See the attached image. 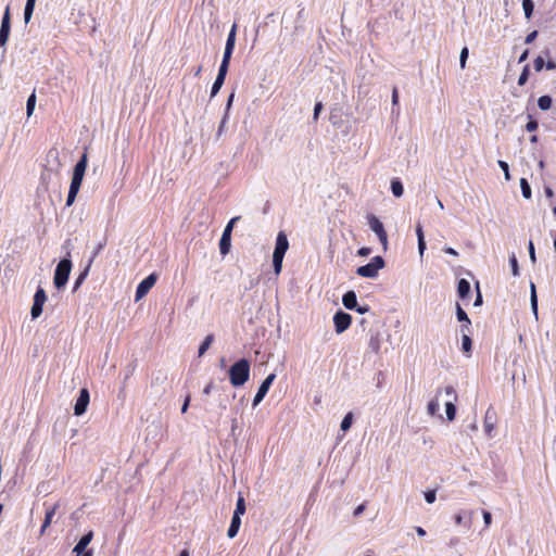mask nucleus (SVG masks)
Wrapping results in <instances>:
<instances>
[{
    "mask_svg": "<svg viewBox=\"0 0 556 556\" xmlns=\"http://www.w3.org/2000/svg\"><path fill=\"white\" fill-rule=\"evenodd\" d=\"M250 363L242 358L229 368V380L233 387L243 386L250 378Z\"/></svg>",
    "mask_w": 556,
    "mask_h": 556,
    "instance_id": "1",
    "label": "nucleus"
},
{
    "mask_svg": "<svg viewBox=\"0 0 556 556\" xmlns=\"http://www.w3.org/2000/svg\"><path fill=\"white\" fill-rule=\"evenodd\" d=\"M289 248L287 235L279 231L276 238V245L273 254V266L275 275H279L282 267L283 256Z\"/></svg>",
    "mask_w": 556,
    "mask_h": 556,
    "instance_id": "2",
    "label": "nucleus"
},
{
    "mask_svg": "<svg viewBox=\"0 0 556 556\" xmlns=\"http://www.w3.org/2000/svg\"><path fill=\"white\" fill-rule=\"evenodd\" d=\"M236 29H237V25L233 24L228 34V37H227L223 61H222V64L219 66L218 74H217L218 77L224 78V79L227 75L229 62H230L231 54H232L235 43H236Z\"/></svg>",
    "mask_w": 556,
    "mask_h": 556,
    "instance_id": "3",
    "label": "nucleus"
},
{
    "mask_svg": "<svg viewBox=\"0 0 556 556\" xmlns=\"http://www.w3.org/2000/svg\"><path fill=\"white\" fill-rule=\"evenodd\" d=\"M384 266V261L381 256H375L368 264L359 266L356 274L362 277H375L378 270Z\"/></svg>",
    "mask_w": 556,
    "mask_h": 556,
    "instance_id": "4",
    "label": "nucleus"
},
{
    "mask_svg": "<svg viewBox=\"0 0 556 556\" xmlns=\"http://www.w3.org/2000/svg\"><path fill=\"white\" fill-rule=\"evenodd\" d=\"M444 400L447 420L452 421L456 416V407L454 405V401L456 400V392L452 386L444 388Z\"/></svg>",
    "mask_w": 556,
    "mask_h": 556,
    "instance_id": "5",
    "label": "nucleus"
},
{
    "mask_svg": "<svg viewBox=\"0 0 556 556\" xmlns=\"http://www.w3.org/2000/svg\"><path fill=\"white\" fill-rule=\"evenodd\" d=\"M368 225L370 229L377 235L380 243L383 249L387 250L388 247V235L384 230L383 224L379 220V218L375 215L368 216Z\"/></svg>",
    "mask_w": 556,
    "mask_h": 556,
    "instance_id": "6",
    "label": "nucleus"
},
{
    "mask_svg": "<svg viewBox=\"0 0 556 556\" xmlns=\"http://www.w3.org/2000/svg\"><path fill=\"white\" fill-rule=\"evenodd\" d=\"M11 30L10 7L5 8L0 27V47L5 48Z\"/></svg>",
    "mask_w": 556,
    "mask_h": 556,
    "instance_id": "7",
    "label": "nucleus"
},
{
    "mask_svg": "<svg viewBox=\"0 0 556 556\" xmlns=\"http://www.w3.org/2000/svg\"><path fill=\"white\" fill-rule=\"evenodd\" d=\"M46 300H47V296H46L45 290L42 288H39L35 293L34 303H33L31 311H30L31 317L34 319L38 318L41 315L42 306H43Z\"/></svg>",
    "mask_w": 556,
    "mask_h": 556,
    "instance_id": "8",
    "label": "nucleus"
},
{
    "mask_svg": "<svg viewBox=\"0 0 556 556\" xmlns=\"http://www.w3.org/2000/svg\"><path fill=\"white\" fill-rule=\"evenodd\" d=\"M275 378H276V375L275 374H270L262 382V384L260 386V388H258V390H257V392H256V394L254 396L253 406H257L263 401V399L267 394L271 383L274 382Z\"/></svg>",
    "mask_w": 556,
    "mask_h": 556,
    "instance_id": "9",
    "label": "nucleus"
},
{
    "mask_svg": "<svg viewBox=\"0 0 556 556\" xmlns=\"http://www.w3.org/2000/svg\"><path fill=\"white\" fill-rule=\"evenodd\" d=\"M352 317L344 313V312H338L333 316V323L337 333L344 332L351 325Z\"/></svg>",
    "mask_w": 556,
    "mask_h": 556,
    "instance_id": "10",
    "label": "nucleus"
},
{
    "mask_svg": "<svg viewBox=\"0 0 556 556\" xmlns=\"http://www.w3.org/2000/svg\"><path fill=\"white\" fill-rule=\"evenodd\" d=\"M88 404H89V392L87 389H81L79 396L74 406V414L76 416H81L86 412Z\"/></svg>",
    "mask_w": 556,
    "mask_h": 556,
    "instance_id": "11",
    "label": "nucleus"
},
{
    "mask_svg": "<svg viewBox=\"0 0 556 556\" xmlns=\"http://www.w3.org/2000/svg\"><path fill=\"white\" fill-rule=\"evenodd\" d=\"M81 182H83V179L72 177V181H71V186H70V190H68V194H67V199H66V206H71L74 203V201L77 197V193L79 192Z\"/></svg>",
    "mask_w": 556,
    "mask_h": 556,
    "instance_id": "12",
    "label": "nucleus"
},
{
    "mask_svg": "<svg viewBox=\"0 0 556 556\" xmlns=\"http://www.w3.org/2000/svg\"><path fill=\"white\" fill-rule=\"evenodd\" d=\"M81 182H83V179L72 177V181H71V186H70V190H68V194H67V199H66V206H71L74 203V201L77 197V193L79 192Z\"/></svg>",
    "mask_w": 556,
    "mask_h": 556,
    "instance_id": "13",
    "label": "nucleus"
},
{
    "mask_svg": "<svg viewBox=\"0 0 556 556\" xmlns=\"http://www.w3.org/2000/svg\"><path fill=\"white\" fill-rule=\"evenodd\" d=\"M93 538V532L89 531L87 534L80 538L78 543L74 546L73 553L76 554V556L83 555L85 552H87V546L90 544Z\"/></svg>",
    "mask_w": 556,
    "mask_h": 556,
    "instance_id": "14",
    "label": "nucleus"
},
{
    "mask_svg": "<svg viewBox=\"0 0 556 556\" xmlns=\"http://www.w3.org/2000/svg\"><path fill=\"white\" fill-rule=\"evenodd\" d=\"M72 268L70 260H61L55 268L53 278H68Z\"/></svg>",
    "mask_w": 556,
    "mask_h": 556,
    "instance_id": "15",
    "label": "nucleus"
},
{
    "mask_svg": "<svg viewBox=\"0 0 556 556\" xmlns=\"http://www.w3.org/2000/svg\"><path fill=\"white\" fill-rule=\"evenodd\" d=\"M457 293L464 304L467 305L471 296V287L468 280H459Z\"/></svg>",
    "mask_w": 556,
    "mask_h": 556,
    "instance_id": "16",
    "label": "nucleus"
},
{
    "mask_svg": "<svg viewBox=\"0 0 556 556\" xmlns=\"http://www.w3.org/2000/svg\"><path fill=\"white\" fill-rule=\"evenodd\" d=\"M444 399V389L438 390L434 397L428 403L427 410L430 416H434L440 410V400Z\"/></svg>",
    "mask_w": 556,
    "mask_h": 556,
    "instance_id": "17",
    "label": "nucleus"
},
{
    "mask_svg": "<svg viewBox=\"0 0 556 556\" xmlns=\"http://www.w3.org/2000/svg\"><path fill=\"white\" fill-rule=\"evenodd\" d=\"M87 165H88V156H87V152H85L81 155L80 160L76 163L72 177L84 179L85 172L87 169Z\"/></svg>",
    "mask_w": 556,
    "mask_h": 556,
    "instance_id": "18",
    "label": "nucleus"
},
{
    "mask_svg": "<svg viewBox=\"0 0 556 556\" xmlns=\"http://www.w3.org/2000/svg\"><path fill=\"white\" fill-rule=\"evenodd\" d=\"M155 280H142L136 291V301H140L153 287Z\"/></svg>",
    "mask_w": 556,
    "mask_h": 556,
    "instance_id": "19",
    "label": "nucleus"
},
{
    "mask_svg": "<svg viewBox=\"0 0 556 556\" xmlns=\"http://www.w3.org/2000/svg\"><path fill=\"white\" fill-rule=\"evenodd\" d=\"M343 305L348 309H354L357 305L356 294L353 291H349L343 295Z\"/></svg>",
    "mask_w": 556,
    "mask_h": 556,
    "instance_id": "20",
    "label": "nucleus"
},
{
    "mask_svg": "<svg viewBox=\"0 0 556 556\" xmlns=\"http://www.w3.org/2000/svg\"><path fill=\"white\" fill-rule=\"evenodd\" d=\"M58 504H55L54 506H52L49 510H47L46 513V517H45V521L41 526V529H40V534H43L46 532V529L51 525L52 522V518L53 516L55 515V511L58 509Z\"/></svg>",
    "mask_w": 556,
    "mask_h": 556,
    "instance_id": "21",
    "label": "nucleus"
},
{
    "mask_svg": "<svg viewBox=\"0 0 556 556\" xmlns=\"http://www.w3.org/2000/svg\"><path fill=\"white\" fill-rule=\"evenodd\" d=\"M530 302H531V311L534 315V318L538 320V296H536V289L535 285L533 282L530 283Z\"/></svg>",
    "mask_w": 556,
    "mask_h": 556,
    "instance_id": "22",
    "label": "nucleus"
},
{
    "mask_svg": "<svg viewBox=\"0 0 556 556\" xmlns=\"http://www.w3.org/2000/svg\"><path fill=\"white\" fill-rule=\"evenodd\" d=\"M240 525H241V518L237 517V516H232L231 523H230V527L227 532L228 538L232 539L237 535Z\"/></svg>",
    "mask_w": 556,
    "mask_h": 556,
    "instance_id": "23",
    "label": "nucleus"
},
{
    "mask_svg": "<svg viewBox=\"0 0 556 556\" xmlns=\"http://www.w3.org/2000/svg\"><path fill=\"white\" fill-rule=\"evenodd\" d=\"M231 247V238L222 236L219 240V252L222 255H226L229 253Z\"/></svg>",
    "mask_w": 556,
    "mask_h": 556,
    "instance_id": "24",
    "label": "nucleus"
},
{
    "mask_svg": "<svg viewBox=\"0 0 556 556\" xmlns=\"http://www.w3.org/2000/svg\"><path fill=\"white\" fill-rule=\"evenodd\" d=\"M391 190L394 197L396 198H400L403 194L404 188L402 182L397 178L391 181Z\"/></svg>",
    "mask_w": 556,
    "mask_h": 556,
    "instance_id": "25",
    "label": "nucleus"
},
{
    "mask_svg": "<svg viewBox=\"0 0 556 556\" xmlns=\"http://www.w3.org/2000/svg\"><path fill=\"white\" fill-rule=\"evenodd\" d=\"M538 106L542 110V111H547L551 109L552 106V98L549 96H541L539 99H538Z\"/></svg>",
    "mask_w": 556,
    "mask_h": 556,
    "instance_id": "26",
    "label": "nucleus"
},
{
    "mask_svg": "<svg viewBox=\"0 0 556 556\" xmlns=\"http://www.w3.org/2000/svg\"><path fill=\"white\" fill-rule=\"evenodd\" d=\"M245 513V502L242 495H239L233 516L241 517Z\"/></svg>",
    "mask_w": 556,
    "mask_h": 556,
    "instance_id": "27",
    "label": "nucleus"
},
{
    "mask_svg": "<svg viewBox=\"0 0 556 556\" xmlns=\"http://www.w3.org/2000/svg\"><path fill=\"white\" fill-rule=\"evenodd\" d=\"M369 348L371 349L372 352H375L376 354L379 353L380 351V338H379V334L376 333V334H372L369 339Z\"/></svg>",
    "mask_w": 556,
    "mask_h": 556,
    "instance_id": "28",
    "label": "nucleus"
},
{
    "mask_svg": "<svg viewBox=\"0 0 556 556\" xmlns=\"http://www.w3.org/2000/svg\"><path fill=\"white\" fill-rule=\"evenodd\" d=\"M525 16L529 20L532 16L534 4L532 0H522Z\"/></svg>",
    "mask_w": 556,
    "mask_h": 556,
    "instance_id": "29",
    "label": "nucleus"
},
{
    "mask_svg": "<svg viewBox=\"0 0 556 556\" xmlns=\"http://www.w3.org/2000/svg\"><path fill=\"white\" fill-rule=\"evenodd\" d=\"M520 188H521V192H522V195L526 198V199H530L531 198V187L528 182V180L526 178H521L520 179Z\"/></svg>",
    "mask_w": 556,
    "mask_h": 556,
    "instance_id": "30",
    "label": "nucleus"
},
{
    "mask_svg": "<svg viewBox=\"0 0 556 556\" xmlns=\"http://www.w3.org/2000/svg\"><path fill=\"white\" fill-rule=\"evenodd\" d=\"M456 316L458 321H465L467 325H470V320L466 314V312L462 308L459 304H456ZM468 329V326H466Z\"/></svg>",
    "mask_w": 556,
    "mask_h": 556,
    "instance_id": "31",
    "label": "nucleus"
},
{
    "mask_svg": "<svg viewBox=\"0 0 556 556\" xmlns=\"http://www.w3.org/2000/svg\"><path fill=\"white\" fill-rule=\"evenodd\" d=\"M35 105H36V94L33 92L28 99H27V103H26V112H27V116H30L35 110Z\"/></svg>",
    "mask_w": 556,
    "mask_h": 556,
    "instance_id": "32",
    "label": "nucleus"
},
{
    "mask_svg": "<svg viewBox=\"0 0 556 556\" xmlns=\"http://www.w3.org/2000/svg\"><path fill=\"white\" fill-rule=\"evenodd\" d=\"M213 342V336L210 334L207 336L204 341L202 342V344L200 345V349H199V356H202L207 350L208 348L211 346Z\"/></svg>",
    "mask_w": 556,
    "mask_h": 556,
    "instance_id": "33",
    "label": "nucleus"
},
{
    "mask_svg": "<svg viewBox=\"0 0 556 556\" xmlns=\"http://www.w3.org/2000/svg\"><path fill=\"white\" fill-rule=\"evenodd\" d=\"M529 74H530V66L525 65V67L522 68V72L518 78L519 86L526 85V83L528 81V78H529Z\"/></svg>",
    "mask_w": 556,
    "mask_h": 556,
    "instance_id": "34",
    "label": "nucleus"
},
{
    "mask_svg": "<svg viewBox=\"0 0 556 556\" xmlns=\"http://www.w3.org/2000/svg\"><path fill=\"white\" fill-rule=\"evenodd\" d=\"M353 415L349 413L345 415L343 420L341 421L340 428L342 431H348L352 426Z\"/></svg>",
    "mask_w": 556,
    "mask_h": 556,
    "instance_id": "35",
    "label": "nucleus"
},
{
    "mask_svg": "<svg viewBox=\"0 0 556 556\" xmlns=\"http://www.w3.org/2000/svg\"><path fill=\"white\" fill-rule=\"evenodd\" d=\"M225 79L224 78H220V77H216L213 86H212V90H211V98L215 97L217 94V92L220 90L223 84H224Z\"/></svg>",
    "mask_w": 556,
    "mask_h": 556,
    "instance_id": "36",
    "label": "nucleus"
},
{
    "mask_svg": "<svg viewBox=\"0 0 556 556\" xmlns=\"http://www.w3.org/2000/svg\"><path fill=\"white\" fill-rule=\"evenodd\" d=\"M484 430L488 435H491L492 431L494 430V421L488 415H485L484 418Z\"/></svg>",
    "mask_w": 556,
    "mask_h": 556,
    "instance_id": "37",
    "label": "nucleus"
},
{
    "mask_svg": "<svg viewBox=\"0 0 556 556\" xmlns=\"http://www.w3.org/2000/svg\"><path fill=\"white\" fill-rule=\"evenodd\" d=\"M468 48L467 47H464L460 51V55H459V65H460V68L464 70L466 67V62H467V59H468Z\"/></svg>",
    "mask_w": 556,
    "mask_h": 556,
    "instance_id": "38",
    "label": "nucleus"
},
{
    "mask_svg": "<svg viewBox=\"0 0 556 556\" xmlns=\"http://www.w3.org/2000/svg\"><path fill=\"white\" fill-rule=\"evenodd\" d=\"M481 305H482V294H481V291H480L479 281L477 280V282H476V299H475V302H473V306L478 307V306H481Z\"/></svg>",
    "mask_w": 556,
    "mask_h": 556,
    "instance_id": "39",
    "label": "nucleus"
},
{
    "mask_svg": "<svg viewBox=\"0 0 556 556\" xmlns=\"http://www.w3.org/2000/svg\"><path fill=\"white\" fill-rule=\"evenodd\" d=\"M498 166L504 172L505 179L510 180L509 166H508L507 162L498 161Z\"/></svg>",
    "mask_w": 556,
    "mask_h": 556,
    "instance_id": "40",
    "label": "nucleus"
},
{
    "mask_svg": "<svg viewBox=\"0 0 556 556\" xmlns=\"http://www.w3.org/2000/svg\"><path fill=\"white\" fill-rule=\"evenodd\" d=\"M530 121L526 125V130L529 132L535 131L539 127V124L535 119L529 116Z\"/></svg>",
    "mask_w": 556,
    "mask_h": 556,
    "instance_id": "41",
    "label": "nucleus"
},
{
    "mask_svg": "<svg viewBox=\"0 0 556 556\" xmlns=\"http://www.w3.org/2000/svg\"><path fill=\"white\" fill-rule=\"evenodd\" d=\"M534 70L536 72H541L545 66L544 60L542 56H536L533 61Z\"/></svg>",
    "mask_w": 556,
    "mask_h": 556,
    "instance_id": "42",
    "label": "nucleus"
},
{
    "mask_svg": "<svg viewBox=\"0 0 556 556\" xmlns=\"http://www.w3.org/2000/svg\"><path fill=\"white\" fill-rule=\"evenodd\" d=\"M437 498V493L434 490L427 491L425 493V500L428 504H432Z\"/></svg>",
    "mask_w": 556,
    "mask_h": 556,
    "instance_id": "43",
    "label": "nucleus"
},
{
    "mask_svg": "<svg viewBox=\"0 0 556 556\" xmlns=\"http://www.w3.org/2000/svg\"><path fill=\"white\" fill-rule=\"evenodd\" d=\"M482 517H483V521H484V526L485 528H489L492 523V515L490 511L488 510H483L482 511Z\"/></svg>",
    "mask_w": 556,
    "mask_h": 556,
    "instance_id": "44",
    "label": "nucleus"
},
{
    "mask_svg": "<svg viewBox=\"0 0 556 556\" xmlns=\"http://www.w3.org/2000/svg\"><path fill=\"white\" fill-rule=\"evenodd\" d=\"M463 349L465 352H469L471 349V340L468 336H463Z\"/></svg>",
    "mask_w": 556,
    "mask_h": 556,
    "instance_id": "45",
    "label": "nucleus"
},
{
    "mask_svg": "<svg viewBox=\"0 0 556 556\" xmlns=\"http://www.w3.org/2000/svg\"><path fill=\"white\" fill-rule=\"evenodd\" d=\"M323 110V103L321 102H317L314 106V114H313V119L316 122L319 117V114Z\"/></svg>",
    "mask_w": 556,
    "mask_h": 556,
    "instance_id": "46",
    "label": "nucleus"
},
{
    "mask_svg": "<svg viewBox=\"0 0 556 556\" xmlns=\"http://www.w3.org/2000/svg\"><path fill=\"white\" fill-rule=\"evenodd\" d=\"M536 37H538V30H533L527 35L525 42L527 45H530L535 40Z\"/></svg>",
    "mask_w": 556,
    "mask_h": 556,
    "instance_id": "47",
    "label": "nucleus"
},
{
    "mask_svg": "<svg viewBox=\"0 0 556 556\" xmlns=\"http://www.w3.org/2000/svg\"><path fill=\"white\" fill-rule=\"evenodd\" d=\"M510 265H511V268H513V275H518V263H517V258L515 255H513L510 257Z\"/></svg>",
    "mask_w": 556,
    "mask_h": 556,
    "instance_id": "48",
    "label": "nucleus"
},
{
    "mask_svg": "<svg viewBox=\"0 0 556 556\" xmlns=\"http://www.w3.org/2000/svg\"><path fill=\"white\" fill-rule=\"evenodd\" d=\"M399 104V91L397 88L394 87L392 90V105L396 106Z\"/></svg>",
    "mask_w": 556,
    "mask_h": 556,
    "instance_id": "49",
    "label": "nucleus"
},
{
    "mask_svg": "<svg viewBox=\"0 0 556 556\" xmlns=\"http://www.w3.org/2000/svg\"><path fill=\"white\" fill-rule=\"evenodd\" d=\"M33 10L31 9H27L25 8L24 10V18H25V23H28L30 17H31V14H33Z\"/></svg>",
    "mask_w": 556,
    "mask_h": 556,
    "instance_id": "50",
    "label": "nucleus"
},
{
    "mask_svg": "<svg viewBox=\"0 0 556 556\" xmlns=\"http://www.w3.org/2000/svg\"><path fill=\"white\" fill-rule=\"evenodd\" d=\"M68 280H54V285L56 287L58 290H61L65 287L66 282Z\"/></svg>",
    "mask_w": 556,
    "mask_h": 556,
    "instance_id": "51",
    "label": "nucleus"
},
{
    "mask_svg": "<svg viewBox=\"0 0 556 556\" xmlns=\"http://www.w3.org/2000/svg\"><path fill=\"white\" fill-rule=\"evenodd\" d=\"M418 249H419L420 254H422L424 250L426 249L425 238L418 239Z\"/></svg>",
    "mask_w": 556,
    "mask_h": 556,
    "instance_id": "52",
    "label": "nucleus"
},
{
    "mask_svg": "<svg viewBox=\"0 0 556 556\" xmlns=\"http://www.w3.org/2000/svg\"><path fill=\"white\" fill-rule=\"evenodd\" d=\"M240 218H241V216H235V217H232V218L228 222L227 226L233 229L235 224H236L238 220H240Z\"/></svg>",
    "mask_w": 556,
    "mask_h": 556,
    "instance_id": "53",
    "label": "nucleus"
},
{
    "mask_svg": "<svg viewBox=\"0 0 556 556\" xmlns=\"http://www.w3.org/2000/svg\"><path fill=\"white\" fill-rule=\"evenodd\" d=\"M189 403H190V396H187L184 404H182V407H181V413L185 414L189 407Z\"/></svg>",
    "mask_w": 556,
    "mask_h": 556,
    "instance_id": "54",
    "label": "nucleus"
},
{
    "mask_svg": "<svg viewBox=\"0 0 556 556\" xmlns=\"http://www.w3.org/2000/svg\"><path fill=\"white\" fill-rule=\"evenodd\" d=\"M529 253H530L531 260L534 261L535 260V255H534V245H533L532 241H529Z\"/></svg>",
    "mask_w": 556,
    "mask_h": 556,
    "instance_id": "55",
    "label": "nucleus"
},
{
    "mask_svg": "<svg viewBox=\"0 0 556 556\" xmlns=\"http://www.w3.org/2000/svg\"><path fill=\"white\" fill-rule=\"evenodd\" d=\"M454 520H455L456 525H458V526L463 525V522H464L463 515L462 514L455 515Z\"/></svg>",
    "mask_w": 556,
    "mask_h": 556,
    "instance_id": "56",
    "label": "nucleus"
},
{
    "mask_svg": "<svg viewBox=\"0 0 556 556\" xmlns=\"http://www.w3.org/2000/svg\"><path fill=\"white\" fill-rule=\"evenodd\" d=\"M547 70H555L556 68V62L548 60L545 64Z\"/></svg>",
    "mask_w": 556,
    "mask_h": 556,
    "instance_id": "57",
    "label": "nucleus"
},
{
    "mask_svg": "<svg viewBox=\"0 0 556 556\" xmlns=\"http://www.w3.org/2000/svg\"><path fill=\"white\" fill-rule=\"evenodd\" d=\"M369 253H370V249H369V248H361V249L358 250V254H359V255H363V256H366V255H368Z\"/></svg>",
    "mask_w": 556,
    "mask_h": 556,
    "instance_id": "58",
    "label": "nucleus"
},
{
    "mask_svg": "<svg viewBox=\"0 0 556 556\" xmlns=\"http://www.w3.org/2000/svg\"><path fill=\"white\" fill-rule=\"evenodd\" d=\"M232 230H233L232 228H230V227H228V226L226 225V227H225V229H224V231H223V235H222V236H226V237H230V238H231V232H232Z\"/></svg>",
    "mask_w": 556,
    "mask_h": 556,
    "instance_id": "59",
    "label": "nucleus"
},
{
    "mask_svg": "<svg viewBox=\"0 0 556 556\" xmlns=\"http://www.w3.org/2000/svg\"><path fill=\"white\" fill-rule=\"evenodd\" d=\"M416 233H417L418 239H424V232H422L421 225H417Z\"/></svg>",
    "mask_w": 556,
    "mask_h": 556,
    "instance_id": "60",
    "label": "nucleus"
},
{
    "mask_svg": "<svg viewBox=\"0 0 556 556\" xmlns=\"http://www.w3.org/2000/svg\"><path fill=\"white\" fill-rule=\"evenodd\" d=\"M528 55H529V50H525L522 52V54L519 56V62L520 63L525 62L527 60Z\"/></svg>",
    "mask_w": 556,
    "mask_h": 556,
    "instance_id": "61",
    "label": "nucleus"
},
{
    "mask_svg": "<svg viewBox=\"0 0 556 556\" xmlns=\"http://www.w3.org/2000/svg\"><path fill=\"white\" fill-rule=\"evenodd\" d=\"M444 252L451 255H457V252L453 248H445Z\"/></svg>",
    "mask_w": 556,
    "mask_h": 556,
    "instance_id": "62",
    "label": "nucleus"
},
{
    "mask_svg": "<svg viewBox=\"0 0 556 556\" xmlns=\"http://www.w3.org/2000/svg\"><path fill=\"white\" fill-rule=\"evenodd\" d=\"M416 532L419 536H425L426 535V531L421 528V527H417L416 528Z\"/></svg>",
    "mask_w": 556,
    "mask_h": 556,
    "instance_id": "63",
    "label": "nucleus"
},
{
    "mask_svg": "<svg viewBox=\"0 0 556 556\" xmlns=\"http://www.w3.org/2000/svg\"><path fill=\"white\" fill-rule=\"evenodd\" d=\"M211 390H212V383L207 384L204 390H203V393L205 395H208L211 393Z\"/></svg>",
    "mask_w": 556,
    "mask_h": 556,
    "instance_id": "64",
    "label": "nucleus"
}]
</instances>
